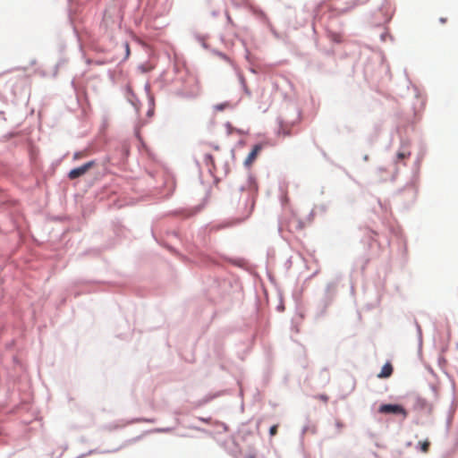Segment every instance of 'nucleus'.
<instances>
[{"label":"nucleus","mask_w":458,"mask_h":458,"mask_svg":"<svg viewBox=\"0 0 458 458\" xmlns=\"http://www.w3.org/2000/svg\"><path fill=\"white\" fill-rule=\"evenodd\" d=\"M277 425H274L269 428V434L271 437H274L277 434Z\"/></svg>","instance_id":"1a4fd4ad"},{"label":"nucleus","mask_w":458,"mask_h":458,"mask_svg":"<svg viewBox=\"0 0 458 458\" xmlns=\"http://www.w3.org/2000/svg\"><path fill=\"white\" fill-rule=\"evenodd\" d=\"M227 127L230 129L229 132L231 133V125L227 124Z\"/></svg>","instance_id":"4468645a"},{"label":"nucleus","mask_w":458,"mask_h":458,"mask_svg":"<svg viewBox=\"0 0 458 458\" xmlns=\"http://www.w3.org/2000/svg\"><path fill=\"white\" fill-rule=\"evenodd\" d=\"M250 458H255L254 456H250Z\"/></svg>","instance_id":"2eb2a0df"},{"label":"nucleus","mask_w":458,"mask_h":458,"mask_svg":"<svg viewBox=\"0 0 458 458\" xmlns=\"http://www.w3.org/2000/svg\"><path fill=\"white\" fill-rule=\"evenodd\" d=\"M378 411L380 413L388 414H400L405 419L408 416L406 410L399 404H382L380 405Z\"/></svg>","instance_id":"f257e3e1"},{"label":"nucleus","mask_w":458,"mask_h":458,"mask_svg":"<svg viewBox=\"0 0 458 458\" xmlns=\"http://www.w3.org/2000/svg\"><path fill=\"white\" fill-rule=\"evenodd\" d=\"M245 92H246L249 96L250 95V90H249L247 88H245Z\"/></svg>","instance_id":"ddd939ff"},{"label":"nucleus","mask_w":458,"mask_h":458,"mask_svg":"<svg viewBox=\"0 0 458 458\" xmlns=\"http://www.w3.org/2000/svg\"><path fill=\"white\" fill-rule=\"evenodd\" d=\"M86 156H87L86 151H78V152L74 153L73 159L74 160H78V159L82 158V157H84Z\"/></svg>","instance_id":"423d86ee"},{"label":"nucleus","mask_w":458,"mask_h":458,"mask_svg":"<svg viewBox=\"0 0 458 458\" xmlns=\"http://www.w3.org/2000/svg\"><path fill=\"white\" fill-rule=\"evenodd\" d=\"M440 22L441 23H445L446 22V18H440Z\"/></svg>","instance_id":"f8f14e48"},{"label":"nucleus","mask_w":458,"mask_h":458,"mask_svg":"<svg viewBox=\"0 0 458 458\" xmlns=\"http://www.w3.org/2000/svg\"><path fill=\"white\" fill-rule=\"evenodd\" d=\"M420 449L423 453H428L429 449L430 443L428 440H425L423 442H420Z\"/></svg>","instance_id":"39448f33"},{"label":"nucleus","mask_w":458,"mask_h":458,"mask_svg":"<svg viewBox=\"0 0 458 458\" xmlns=\"http://www.w3.org/2000/svg\"><path fill=\"white\" fill-rule=\"evenodd\" d=\"M205 159L207 162H209L211 165H213L214 160H213V157L211 155H209V154L205 155Z\"/></svg>","instance_id":"9d476101"},{"label":"nucleus","mask_w":458,"mask_h":458,"mask_svg":"<svg viewBox=\"0 0 458 458\" xmlns=\"http://www.w3.org/2000/svg\"><path fill=\"white\" fill-rule=\"evenodd\" d=\"M393 373V366L391 363L387 362L386 363L380 373L377 375L378 377L380 378H386V377H389Z\"/></svg>","instance_id":"20e7f679"},{"label":"nucleus","mask_w":458,"mask_h":458,"mask_svg":"<svg viewBox=\"0 0 458 458\" xmlns=\"http://www.w3.org/2000/svg\"><path fill=\"white\" fill-rule=\"evenodd\" d=\"M335 425L339 429H341L344 427L343 422H341L340 420H337Z\"/></svg>","instance_id":"9b49d317"},{"label":"nucleus","mask_w":458,"mask_h":458,"mask_svg":"<svg viewBox=\"0 0 458 458\" xmlns=\"http://www.w3.org/2000/svg\"><path fill=\"white\" fill-rule=\"evenodd\" d=\"M262 149V146L259 144H257L253 147L252 150L249 153L248 157H246L244 161V165L246 166H250L253 162L256 160L258 155Z\"/></svg>","instance_id":"7ed1b4c3"},{"label":"nucleus","mask_w":458,"mask_h":458,"mask_svg":"<svg viewBox=\"0 0 458 458\" xmlns=\"http://www.w3.org/2000/svg\"><path fill=\"white\" fill-rule=\"evenodd\" d=\"M229 106H230L229 103H224V104H219V105L215 106V109L218 110V111H223L226 107H229Z\"/></svg>","instance_id":"0eeeda50"},{"label":"nucleus","mask_w":458,"mask_h":458,"mask_svg":"<svg viewBox=\"0 0 458 458\" xmlns=\"http://www.w3.org/2000/svg\"><path fill=\"white\" fill-rule=\"evenodd\" d=\"M410 156V152H399L397 154V158L399 160L404 159Z\"/></svg>","instance_id":"6e6552de"},{"label":"nucleus","mask_w":458,"mask_h":458,"mask_svg":"<svg viewBox=\"0 0 458 458\" xmlns=\"http://www.w3.org/2000/svg\"><path fill=\"white\" fill-rule=\"evenodd\" d=\"M95 165V162L94 161H89V162H87L85 163L84 165H82L80 167H77V168H74V169H72L69 174H68V177L69 179L71 180H74V179H77L82 175H84L90 168H92L93 166Z\"/></svg>","instance_id":"f03ea898"}]
</instances>
